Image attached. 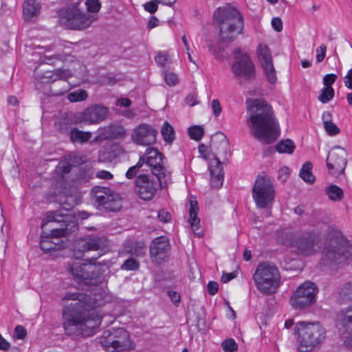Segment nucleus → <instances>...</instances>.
<instances>
[{
	"label": "nucleus",
	"instance_id": "f257e3e1",
	"mask_svg": "<svg viewBox=\"0 0 352 352\" xmlns=\"http://www.w3.org/2000/svg\"><path fill=\"white\" fill-rule=\"evenodd\" d=\"M63 327L67 334L90 336L98 330L102 318V300L96 296L67 292L62 298Z\"/></svg>",
	"mask_w": 352,
	"mask_h": 352
},
{
	"label": "nucleus",
	"instance_id": "f03ea898",
	"mask_svg": "<svg viewBox=\"0 0 352 352\" xmlns=\"http://www.w3.org/2000/svg\"><path fill=\"white\" fill-rule=\"evenodd\" d=\"M247 125L252 135L265 144L274 142L280 135V128L272 106L259 98L246 100Z\"/></svg>",
	"mask_w": 352,
	"mask_h": 352
},
{
	"label": "nucleus",
	"instance_id": "7ed1b4c3",
	"mask_svg": "<svg viewBox=\"0 0 352 352\" xmlns=\"http://www.w3.org/2000/svg\"><path fill=\"white\" fill-rule=\"evenodd\" d=\"M213 18L219 25V35L222 40L232 41L241 33L243 25L242 16L230 4L217 8L214 12Z\"/></svg>",
	"mask_w": 352,
	"mask_h": 352
},
{
	"label": "nucleus",
	"instance_id": "20e7f679",
	"mask_svg": "<svg viewBox=\"0 0 352 352\" xmlns=\"http://www.w3.org/2000/svg\"><path fill=\"white\" fill-rule=\"evenodd\" d=\"M352 256V246L341 234L331 238L322 250V261L325 265H336Z\"/></svg>",
	"mask_w": 352,
	"mask_h": 352
},
{
	"label": "nucleus",
	"instance_id": "39448f33",
	"mask_svg": "<svg viewBox=\"0 0 352 352\" xmlns=\"http://www.w3.org/2000/svg\"><path fill=\"white\" fill-rule=\"evenodd\" d=\"M294 331L298 334L300 352L311 351L325 338L326 331L318 322H297Z\"/></svg>",
	"mask_w": 352,
	"mask_h": 352
},
{
	"label": "nucleus",
	"instance_id": "423d86ee",
	"mask_svg": "<svg viewBox=\"0 0 352 352\" xmlns=\"http://www.w3.org/2000/svg\"><path fill=\"white\" fill-rule=\"evenodd\" d=\"M95 258L89 262L74 259L68 264V271L73 278L79 283L98 284L104 280L100 263H94Z\"/></svg>",
	"mask_w": 352,
	"mask_h": 352
},
{
	"label": "nucleus",
	"instance_id": "0eeeda50",
	"mask_svg": "<svg viewBox=\"0 0 352 352\" xmlns=\"http://www.w3.org/2000/svg\"><path fill=\"white\" fill-rule=\"evenodd\" d=\"M253 280L258 291L265 295L276 292L280 276L277 267L269 262L259 263L253 274Z\"/></svg>",
	"mask_w": 352,
	"mask_h": 352
},
{
	"label": "nucleus",
	"instance_id": "6e6552de",
	"mask_svg": "<svg viewBox=\"0 0 352 352\" xmlns=\"http://www.w3.org/2000/svg\"><path fill=\"white\" fill-rule=\"evenodd\" d=\"M100 342L107 352H119L133 349L129 333L123 328H111L104 331Z\"/></svg>",
	"mask_w": 352,
	"mask_h": 352
},
{
	"label": "nucleus",
	"instance_id": "1a4fd4ad",
	"mask_svg": "<svg viewBox=\"0 0 352 352\" xmlns=\"http://www.w3.org/2000/svg\"><path fill=\"white\" fill-rule=\"evenodd\" d=\"M96 19L94 14L83 12L76 7L63 8L59 12L60 23L69 29L85 30Z\"/></svg>",
	"mask_w": 352,
	"mask_h": 352
},
{
	"label": "nucleus",
	"instance_id": "9d476101",
	"mask_svg": "<svg viewBox=\"0 0 352 352\" xmlns=\"http://www.w3.org/2000/svg\"><path fill=\"white\" fill-rule=\"evenodd\" d=\"M211 149L213 159L210 160L208 169L211 175V184L214 188H220L223 182V171L222 164L219 159L220 157H226L228 150V142L223 138L219 144L212 142Z\"/></svg>",
	"mask_w": 352,
	"mask_h": 352
},
{
	"label": "nucleus",
	"instance_id": "9b49d317",
	"mask_svg": "<svg viewBox=\"0 0 352 352\" xmlns=\"http://www.w3.org/2000/svg\"><path fill=\"white\" fill-rule=\"evenodd\" d=\"M275 197V190L270 178L263 173L259 175L252 188V197L259 208H268Z\"/></svg>",
	"mask_w": 352,
	"mask_h": 352
},
{
	"label": "nucleus",
	"instance_id": "f8f14e48",
	"mask_svg": "<svg viewBox=\"0 0 352 352\" xmlns=\"http://www.w3.org/2000/svg\"><path fill=\"white\" fill-rule=\"evenodd\" d=\"M234 60L231 70L239 81L242 85L243 81L254 79L256 71L253 61L250 56L240 49H236L233 52Z\"/></svg>",
	"mask_w": 352,
	"mask_h": 352
},
{
	"label": "nucleus",
	"instance_id": "ddd939ff",
	"mask_svg": "<svg viewBox=\"0 0 352 352\" xmlns=\"http://www.w3.org/2000/svg\"><path fill=\"white\" fill-rule=\"evenodd\" d=\"M142 157L153 174L157 177L161 187H166L170 181V173L164 166L163 155L156 148L149 147Z\"/></svg>",
	"mask_w": 352,
	"mask_h": 352
},
{
	"label": "nucleus",
	"instance_id": "4468645a",
	"mask_svg": "<svg viewBox=\"0 0 352 352\" xmlns=\"http://www.w3.org/2000/svg\"><path fill=\"white\" fill-rule=\"evenodd\" d=\"M318 288L311 281H305L299 285L290 297L289 302L295 309L302 310L312 305L316 300Z\"/></svg>",
	"mask_w": 352,
	"mask_h": 352
},
{
	"label": "nucleus",
	"instance_id": "2eb2a0df",
	"mask_svg": "<svg viewBox=\"0 0 352 352\" xmlns=\"http://www.w3.org/2000/svg\"><path fill=\"white\" fill-rule=\"evenodd\" d=\"M92 194L98 208L116 212L118 211L122 207V201L120 196L108 188L95 186L92 189Z\"/></svg>",
	"mask_w": 352,
	"mask_h": 352
},
{
	"label": "nucleus",
	"instance_id": "dca6fc26",
	"mask_svg": "<svg viewBox=\"0 0 352 352\" xmlns=\"http://www.w3.org/2000/svg\"><path fill=\"white\" fill-rule=\"evenodd\" d=\"M347 164V153L340 146L333 147L327 157V166L329 173L338 177L344 174Z\"/></svg>",
	"mask_w": 352,
	"mask_h": 352
},
{
	"label": "nucleus",
	"instance_id": "f3484780",
	"mask_svg": "<svg viewBox=\"0 0 352 352\" xmlns=\"http://www.w3.org/2000/svg\"><path fill=\"white\" fill-rule=\"evenodd\" d=\"M108 109L101 104H94L75 116L77 124H96L104 120L108 116Z\"/></svg>",
	"mask_w": 352,
	"mask_h": 352
},
{
	"label": "nucleus",
	"instance_id": "a211bd4d",
	"mask_svg": "<svg viewBox=\"0 0 352 352\" xmlns=\"http://www.w3.org/2000/svg\"><path fill=\"white\" fill-rule=\"evenodd\" d=\"M318 236L312 232H304L292 242V246L296 248L297 252L305 256L314 254L318 248Z\"/></svg>",
	"mask_w": 352,
	"mask_h": 352
},
{
	"label": "nucleus",
	"instance_id": "6ab92c4d",
	"mask_svg": "<svg viewBox=\"0 0 352 352\" xmlns=\"http://www.w3.org/2000/svg\"><path fill=\"white\" fill-rule=\"evenodd\" d=\"M256 52L265 78L269 83L275 84L277 80L276 72L268 47L265 44H260Z\"/></svg>",
	"mask_w": 352,
	"mask_h": 352
},
{
	"label": "nucleus",
	"instance_id": "aec40b11",
	"mask_svg": "<svg viewBox=\"0 0 352 352\" xmlns=\"http://www.w3.org/2000/svg\"><path fill=\"white\" fill-rule=\"evenodd\" d=\"M159 181L156 182L152 177L140 175L135 181V192L143 200H150L157 192Z\"/></svg>",
	"mask_w": 352,
	"mask_h": 352
},
{
	"label": "nucleus",
	"instance_id": "412c9836",
	"mask_svg": "<svg viewBox=\"0 0 352 352\" xmlns=\"http://www.w3.org/2000/svg\"><path fill=\"white\" fill-rule=\"evenodd\" d=\"M157 134V130L151 125L140 124L133 129L131 140L138 145L149 146L156 142Z\"/></svg>",
	"mask_w": 352,
	"mask_h": 352
},
{
	"label": "nucleus",
	"instance_id": "4be33fe9",
	"mask_svg": "<svg viewBox=\"0 0 352 352\" xmlns=\"http://www.w3.org/2000/svg\"><path fill=\"white\" fill-rule=\"evenodd\" d=\"M65 236L64 228H53L50 233L43 231L41 235L40 247L45 251L58 250L60 248V237Z\"/></svg>",
	"mask_w": 352,
	"mask_h": 352
},
{
	"label": "nucleus",
	"instance_id": "5701e85b",
	"mask_svg": "<svg viewBox=\"0 0 352 352\" xmlns=\"http://www.w3.org/2000/svg\"><path fill=\"white\" fill-rule=\"evenodd\" d=\"M169 241L166 236H162L155 238L150 247V254L153 261L160 263L166 257L169 250Z\"/></svg>",
	"mask_w": 352,
	"mask_h": 352
},
{
	"label": "nucleus",
	"instance_id": "b1692460",
	"mask_svg": "<svg viewBox=\"0 0 352 352\" xmlns=\"http://www.w3.org/2000/svg\"><path fill=\"white\" fill-rule=\"evenodd\" d=\"M108 246L105 236H90L78 241L76 247L82 252L102 250Z\"/></svg>",
	"mask_w": 352,
	"mask_h": 352
},
{
	"label": "nucleus",
	"instance_id": "393cba45",
	"mask_svg": "<svg viewBox=\"0 0 352 352\" xmlns=\"http://www.w3.org/2000/svg\"><path fill=\"white\" fill-rule=\"evenodd\" d=\"M41 10V4L36 0H25L23 3V15L26 20L36 16Z\"/></svg>",
	"mask_w": 352,
	"mask_h": 352
},
{
	"label": "nucleus",
	"instance_id": "a878e982",
	"mask_svg": "<svg viewBox=\"0 0 352 352\" xmlns=\"http://www.w3.org/2000/svg\"><path fill=\"white\" fill-rule=\"evenodd\" d=\"M339 320L346 331L352 333V304L340 311Z\"/></svg>",
	"mask_w": 352,
	"mask_h": 352
},
{
	"label": "nucleus",
	"instance_id": "bb28decb",
	"mask_svg": "<svg viewBox=\"0 0 352 352\" xmlns=\"http://www.w3.org/2000/svg\"><path fill=\"white\" fill-rule=\"evenodd\" d=\"M323 125L325 131L329 135H335L340 133V129L331 121V114L325 111L322 113Z\"/></svg>",
	"mask_w": 352,
	"mask_h": 352
},
{
	"label": "nucleus",
	"instance_id": "cd10ccee",
	"mask_svg": "<svg viewBox=\"0 0 352 352\" xmlns=\"http://www.w3.org/2000/svg\"><path fill=\"white\" fill-rule=\"evenodd\" d=\"M72 216L69 214H63L58 212H48L46 219L48 223L50 222H58L63 223L60 228H64L66 232L67 229V224L66 223L72 219Z\"/></svg>",
	"mask_w": 352,
	"mask_h": 352
},
{
	"label": "nucleus",
	"instance_id": "c85d7f7f",
	"mask_svg": "<svg viewBox=\"0 0 352 352\" xmlns=\"http://www.w3.org/2000/svg\"><path fill=\"white\" fill-rule=\"evenodd\" d=\"M70 140L75 143H84L87 142L91 138V133L89 131H82L77 128H74L69 131Z\"/></svg>",
	"mask_w": 352,
	"mask_h": 352
},
{
	"label": "nucleus",
	"instance_id": "c756f323",
	"mask_svg": "<svg viewBox=\"0 0 352 352\" xmlns=\"http://www.w3.org/2000/svg\"><path fill=\"white\" fill-rule=\"evenodd\" d=\"M190 219L189 222L190 223L191 228L195 231L199 229L200 219L197 217L199 211L198 204L195 200H190Z\"/></svg>",
	"mask_w": 352,
	"mask_h": 352
},
{
	"label": "nucleus",
	"instance_id": "7c9ffc66",
	"mask_svg": "<svg viewBox=\"0 0 352 352\" xmlns=\"http://www.w3.org/2000/svg\"><path fill=\"white\" fill-rule=\"evenodd\" d=\"M70 170L71 164L67 161H60L56 168L54 180L58 182L64 179V174L69 173Z\"/></svg>",
	"mask_w": 352,
	"mask_h": 352
},
{
	"label": "nucleus",
	"instance_id": "2f4dec72",
	"mask_svg": "<svg viewBox=\"0 0 352 352\" xmlns=\"http://www.w3.org/2000/svg\"><path fill=\"white\" fill-rule=\"evenodd\" d=\"M311 169V163L307 162L302 165L300 170V177L308 184H313L315 181V176L312 174Z\"/></svg>",
	"mask_w": 352,
	"mask_h": 352
},
{
	"label": "nucleus",
	"instance_id": "473e14b6",
	"mask_svg": "<svg viewBox=\"0 0 352 352\" xmlns=\"http://www.w3.org/2000/svg\"><path fill=\"white\" fill-rule=\"evenodd\" d=\"M325 192L330 200L333 201H340L344 196L343 190L336 185H330L325 188Z\"/></svg>",
	"mask_w": 352,
	"mask_h": 352
},
{
	"label": "nucleus",
	"instance_id": "72a5a7b5",
	"mask_svg": "<svg viewBox=\"0 0 352 352\" xmlns=\"http://www.w3.org/2000/svg\"><path fill=\"white\" fill-rule=\"evenodd\" d=\"M161 133L166 143H172L175 138L174 129L168 122L163 124L161 128Z\"/></svg>",
	"mask_w": 352,
	"mask_h": 352
},
{
	"label": "nucleus",
	"instance_id": "f704fd0d",
	"mask_svg": "<svg viewBox=\"0 0 352 352\" xmlns=\"http://www.w3.org/2000/svg\"><path fill=\"white\" fill-rule=\"evenodd\" d=\"M294 143L289 139L279 142L276 146V151L280 153H285L292 154L294 152Z\"/></svg>",
	"mask_w": 352,
	"mask_h": 352
},
{
	"label": "nucleus",
	"instance_id": "c9c22d12",
	"mask_svg": "<svg viewBox=\"0 0 352 352\" xmlns=\"http://www.w3.org/2000/svg\"><path fill=\"white\" fill-rule=\"evenodd\" d=\"M72 76L71 72L67 69H58L54 71V72H47L46 77L53 78V80H67Z\"/></svg>",
	"mask_w": 352,
	"mask_h": 352
},
{
	"label": "nucleus",
	"instance_id": "e433bc0d",
	"mask_svg": "<svg viewBox=\"0 0 352 352\" xmlns=\"http://www.w3.org/2000/svg\"><path fill=\"white\" fill-rule=\"evenodd\" d=\"M87 98V94L85 90L78 89L71 92L67 96V99L72 102L85 100Z\"/></svg>",
	"mask_w": 352,
	"mask_h": 352
},
{
	"label": "nucleus",
	"instance_id": "4c0bfd02",
	"mask_svg": "<svg viewBox=\"0 0 352 352\" xmlns=\"http://www.w3.org/2000/svg\"><path fill=\"white\" fill-rule=\"evenodd\" d=\"M334 96V90L332 87H324L322 90V93L320 94L318 99L322 103H327L329 102Z\"/></svg>",
	"mask_w": 352,
	"mask_h": 352
},
{
	"label": "nucleus",
	"instance_id": "58836bf2",
	"mask_svg": "<svg viewBox=\"0 0 352 352\" xmlns=\"http://www.w3.org/2000/svg\"><path fill=\"white\" fill-rule=\"evenodd\" d=\"M188 135L192 140L199 141L204 135V129L200 126H194L188 129Z\"/></svg>",
	"mask_w": 352,
	"mask_h": 352
},
{
	"label": "nucleus",
	"instance_id": "ea45409f",
	"mask_svg": "<svg viewBox=\"0 0 352 352\" xmlns=\"http://www.w3.org/2000/svg\"><path fill=\"white\" fill-rule=\"evenodd\" d=\"M156 63L160 67H166L170 63L171 60L169 56L166 53L159 52L155 57Z\"/></svg>",
	"mask_w": 352,
	"mask_h": 352
},
{
	"label": "nucleus",
	"instance_id": "a19ab883",
	"mask_svg": "<svg viewBox=\"0 0 352 352\" xmlns=\"http://www.w3.org/2000/svg\"><path fill=\"white\" fill-rule=\"evenodd\" d=\"M144 163V158L140 157L138 163L131 168H129V170L126 173V177L128 179H132L135 176V175L138 173L139 169L142 166L143 164Z\"/></svg>",
	"mask_w": 352,
	"mask_h": 352
},
{
	"label": "nucleus",
	"instance_id": "79ce46f5",
	"mask_svg": "<svg viewBox=\"0 0 352 352\" xmlns=\"http://www.w3.org/2000/svg\"><path fill=\"white\" fill-rule=\"evenodd\" d=\"M86 6L87 8V11L91 12L90 14H94L96 16V14L100 9V3L98 0H86Z\"/></svg>",
	"mask_w": 352,
	"mask_h": 352
},
{
	"label": "nucleus",
	"instance_id": "37998d69",
	"mask_svg": "<svg viewBox=\"0 0 352 352\" xmlns=\"http://www.w3.org/2000/svg\"><path fill=\"white\" fill-rule=\"evenodd\" d=\"M139 267V263L133 258L126 259L121 265V269L124 270H136Z\"/></svg>",
	"mask_w": 352,
	"mask_h": 352
},
{
	"label": "nucleus",
	"instance_id": "c03bdc74",
	"mask_svg": "<svg viewBox=\"0 0 352 352\" xmlns=\"http://www.w3.org/2000/svg\"><path fill=\"white\" fill-rule=\"evenodd\" d=\"M222 347L225 351L235 352L238 349V345L234 340L230 338L223 342Z\"/></svg>",
	"mask_w": 352,
	"mask_h": 352
},
{
	"label": "nucleus",
	"instance_id": "a18cd8bd",
	"mask_svg": "<svg viewBox=\"0 0 352 352\" xmlns=\"http://www.w3.org/2000/svg\"><path fill=\"white\" fill-rule=\"evenodd\" d=\"M164 78L166 83L169 86H175L179 81L177 76L173 72L164 73Z\"/></svg>",
	"mask_w": 352,
	"mask_h": 352
},
{
	"label": "nucleus",
	"instance_id": "49530a36",
	"mask_svg": "<svg viewBox=\"0 0 352 352\" xmlns=\"http://www.w3.org/2000/svg\"><path fill=\"white\" fill-rule=\"evenodd\" d=\"M111 133L116 138H123L126 135V129L120 125L115 126L112 127Z\"/></svg>",
	"mask_w": 352,
	"mask_h": 352
},
{
	"label": "nucleus",
	"instance_id": "de8ad7c7",
	"mask_svg": "<svg viewBox=\"0 0 352 352\" xmlns=\"http://www.w3.org/2000/svg\"><path fill=\"white\" fill-rule=\"evenodd\" d=\"M337 76L333 74H327L323 78V83L325 87H331V85L335 82Z\"/></svg>",
	"mask_w": 352,
	"mask_h": 352
},
{
	"label": "nucleus",
	"instance_id": "09e8293b",
	"mask_svg": "<svg viewBox=\"0 0 352 352\" xmlns=\"http://www.w3.org/2000/svg\"><path fill=\"white\" fill-rule=\"evenodd\" d=\"M158 218L161 222L168 223L171 220V214L166 210H160L158 212Z\"/></svg>",
	"mask_w": 352,
	"mask_h": 352
},
{
	"label": "nucleus",
	"instance_id": "8fccbe9b",
	"mask_svg": "<svg viewBox=\"0 0 352 352\" xmlns=\"http://www.w3.org/2000/svg\"><path fill=\"white\" fill-rule=\"evenodd\" d=\"M211 107L215 116H219L222 111L221 106L218 99H214L211 102Z\"/></svg>",
	"mask_w": 352,
	"mask_h": 352
},
{
	"label": "nucleus",
	"instance_id": "3c124183",
	"mask_svg": "<svg viewBox=\"0 0 352 352\" xmlns=\"http://www.w3.org/2000/svg\"><path fill=\"white\" fill-rule=\"evenodd\" d=\"M326 49V46L324 44L321 45L319 47L317 48L316 60L318 63H320L324 60L325 57Z\"/></svg>",
	"mask_w": 352,
	"mask_h": 352
},
{
	"label": "nucleus",
	"instance_id": "603ef678",
	"mask_svg": "<svg viewBox=\"0 0 352 352\" xmlns=\"http://www.w3.org/2000/svg\"><path fill=\"white\" fill-rule=\"evenodd\" d=\"M27 332L25 328L21 325H17L14 329L15 337L18 339H23L26 336Z\"/></svg>",
	"mask_w": 352,
	"mask_h": 352
},
{
	"label": "nucleus",
	"instance_id": "864d4df0",
	"mask_svg": "<svg viewBox=\"0 0 352 352\" xmlns=\"http://www.w3.org/2000/svg\"><path fill=\"white\" fill-rule=\"evenodd\" d=\"M145 10L150 12L151 14L155 13L157 10V3L156 1H149L144 5Z\"/></svg>",
	"mask_w": 352,
	"mask_h": 352
},
{
	"label": "nucleus",
	"instance_id": "5fc2aeb1",
	"mask_svg": "<svg viewBox=\"0 0 352 352\" xmlns=\"http://www.w3.org/2000/svg\"><path fill=\"white\" fill-rule=\"evenodd\" d=\"M289 176V170L287 167L284 166L279 169L278 170V178L281 179L283 182H285L288 179Z\"/></svg>",
	"mask_w": 352,
	"mask_h": 352
},
{
	"label": "nucleus",
	"instance_id": "6e6d98bb",
	"mask_svg": "<svg viewBox=\"0 0 352 352\" xmlns=\"http://www.w3.org/2000/svg\"><path fill=\"white\" fill-rule=\"evenodd\" d=\"M208 292L210 295H214L219 289V285L217 282L210 281L207 286Z\"/></svg>",
	"mask_w": 352,
	"mask_h": 352
},
{
	"label": "nucleus",
	"instance_id": "4d7b16f0",
	"mask_svg": "<svg viewBox=\"0 0 352 352\" xmlns=\"http://www.w3.org/2000/svg\"><path fill=\"white\" fill-rule=\"evenodd\" d=\"M272 25L276 32H280L283 30V22L280 18H274L272 20Z\"/></svg>",
	"mask_w": 352,
	"mask_h": 352
},
{
	"label": "nucleus",
	"instance_id": "13d9d810",
	"mask_svg": "<svg viewBox=\"0 0 352 352\" xmlns=\"http://www.w3.org/2000/svg\"><path fill=\"white\" fill-rule=\"evenodd\" d=\"M344 82L346 87L352 89V68L348 72L344 78Z\"/></svg>",
	"mask_w": 352,
	"mask_h": 352
},
{
	"label": "nucleus",
	"instance_id": "bf43d9fd",
	"mask_svg": "<svg viewBox=\"0 0 352 352\" xmlns=\"http://www.w3.org/2000/svg\"><path fill=\"white\" fill-rule=\"evenodd\" d=\"M168 295L175 305H177L180 302V295L177 292L168 291Z\"/></svg>",
	"mask_w": 352,
	"mask_h": 352
},
{
	"label": "nucleus",
	"instance_id": "052dcab7",
	"mask_svg": "<svg viewBox=\"0 0 352 352\" xmlns=\"http://www.w3.org/2000/svg\"><path fill=\"white\" fill-rule=\"evenodd\" d=\"M186 102L190 107H193L198 103L197 96L195 94H190L186 98Z\"/></svg>",
	"mask_w": 352,
	"mask_h": 352
},
{
	"label": "nucleus",
	"instance_id": "680f3d73",
	"mask_svg": "<svg viewBox=\"0 0 352 352\" xmlns=\"http://www.w3.org/2000/svg\"><path fill=\"white\" fill-rule=\"evenodd\" d=\"M96 176L104 179H111L113 178V175L110 172L104 170L98 171Z\"/></svg>",
	"mask_w": 352,
	"mask_h": 352
},
{
	"label": "nucleus",
	"instance_id": "e2e57ef3",
	"mask_svg": "<svg viewBox=\"0 0 352 352\" xmlns=\"http://www.w3.org/2000/svg\"><path fill=\"white\" fill-rule=\"evenodd\" d=\"M236 276V273L232 272L230 273H224L221 277V281L224 283L229 282Z\"/></svg>",
	"mask_w": 352,
	"mask_h": 352
},
{
	"label": "nucleus",
	"instance_id": "0e129e2a",
	"mask_svg": "<svg viewBox=\"0 0 352 352\" xmlns=\"http://www.w3.org/2000/svg\"><path fill=\"white\" fill-rule=\"evenodd\" d=\"M199 152L204 159L207 160L210 158V154L208 152L207 147L205 145L201 144L199 146Z\"/></svg>",
	"mask_w": 352,
	"mask_h": 352
},
{
	"label": "nucleus",
	"instance_id": "69168bd1",
	"mask_svg": "<svg viewBox=\"0 0 352 352\" xmlns=\"http://www.w3.org/2000/svg\"><path fill=\"white\" fill-rule=\"evenodd\" d=\"M131 100L126 98L118 99L116 102V105L120 107H129L131 106Z\"/></svg>",
	"mask_w": 352,
	"mask_h": 352
},
{
	"label": "nucleus",
	"instance_id": "338daca9",
	"mask_svg": "<svg viewBox=\"0 0 352 352\" xmlns=\"http://www.w3.org/2000/svg\"><path fill=\"white\" fill-rule=\"evenodd\" d=\"M10 348V344L0 334V350H8Z\"/></svg>",
	"mask_w": 352,
	"mask_h": 352
},
{
	"label": "nucleus",
	"instance_id": "774afa93",
	"mask_svg": "<svg viewBox=\"0 0 352 352\" xmlns=\"http://www.w3.org/2000/svg\"><path fill=\"white\" fill-rule=\"evenodd\" d=\"M159 20L154 16H151L148 23V28H153L158 25Z\"/></svg>",
	"mask_w": 352,
	"mask_h": 352
}]
</instances>
